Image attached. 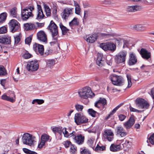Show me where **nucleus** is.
<instances>
[{"label": "nucleus", "instance_id": "obj_1", "mask_svg": "<svg viewBox=\"0 0 154 154\" xmlns=\"http://www.w3.org/2000/svg\"><path fill=\"white\" fill-rule=\"evenodd\" d=\"M78 93L79 97L84 99L91 98L95 96L94 94L91 92V88L88 87H85L79 90Z\"/></svg>", "mask_w": 154, "mask_h": 154}, {"label": "nucleus", "instance_id": "obj_2", "mask_svg": "<svg viewBox=\"0 0 154 154\" xmlns=\"http://www.w3.org/2000/svg\"><path fill=\"white\" fill-rule=\"evenodd\" d=\"M127 54V51L123 50L120 51L116 55V64L124 66L125 65Z\"/></svg>", "mask_w": 154, "mask_h": 154}, {"label": "nucleus", "instance_id": "obj_3", "mask_svg": "<svg viewBox=\"0 0 154 154\" xmlns=\"http://www.w3.org/2000/svg\"><path fill=\"white\" fill-rule=\"evenodd\" d=\"M47 29L51 33L52 39L56 40L59 36L58 27L53 20L51 21Z\"/></svg>", "mask_w": 154, "mask_h": 154}, {"label": "nucleus", "instance_id": "obj_4", "mask_svg": "<svg viewBox=\"0 0 154 154\" xmlns=\"http://www.w3.org/2000/svg\"><path fill=\"white\" fill-rule=\"evenodd\" d=\"M35 137L28 133L24 134L22 137V140L23 143L26 145L32 146L33 145Z\"/></svg>", "mask_w": 154, "mask_h": 154}, {"label": "nucleus", "instance_id": "obj_5", "mask_svg": "<svg viewBox=\"0 0 154 154\" xmlns=\"http://www.w3.org/2000/svg\"><path fill=\"white\" fill-rule=\"evenodd\" d=\"M74 119L75 122L78 125L86 123L88 120V119L85 116L80 113H76L75 114Z\"/></svg>", "mask_w": 154, "mask_h": 154}, {"label": "nucleus", "instance_id": "obj_6", "mask_svg": "<svg viewBox=\"0 0 154 154\" xmlns=\"http://www.w3.org/2000/svg\"><path fill=\"white\" fill-rule=\"evenodd\" d=\"M135 102L137 106L139 108L147 109L149 106L147 101L142 98L137 99Z\"/></svg>", "mask_w": 154, "mask_h": 154}, {"label": "nucleus", "instance_id": "obj_7", "mask_svg": "<svg viewBox=\"0 0 154 154\" xmlns=\"http://www.w3.org/2000/svg\"><path fill=\"white\" fill-rule=\"evenodd\" d=\"M135 102L137 106L139 108L147 109L149 106L147 101L142 98L137 99Z\"/></svg>", "mask_w": 154, "mask_h": 154}, {"label": "nucleus", "instance_id": "obj_8", "mask_svg": "<svg viewBox=\"0 0 154 154\" xmlns=\"http://www.w3.org/2000/svg\"><path fill=\"white\" fill-rule=\"evenodd\" d=\"M38 68V64L36 61H32L28 63L26 66V69L29 72L35 71Z\"/></svg>", "mask_w": 154, "mask_h": 154}, {"label": "nucleus", "instance_id": "obj_9", "mask_svg": "<svg viewBox=\"0 0 154 154\" xmlns=\"http://www.w3.org/2000/svg\"><path fill=\"white\" fill-rule=\"evenodd\" d=\"M33 49L37 54L41 56L44 55V49L42 45L35 43L33 45Z\"/></svg>", "mask_w": 154, "mask_h": 154}, {"label": "nucleus", "instance_id": "obj_10", "mask_svg": "<svg viewBox=\"0 0 154 154\" xmlns=\"http://www.w3.org/2000/svg\"><path fill=\"white\" fill-rule=\"evenodd\" d=\"M9 25L12 32H15L19 29L20 24L14 19L11 20L9 23Z\"/></svg>", "mask_w": 154, "mask_h": 154}, {"label": "nucleus", "instance_id": "obj_11", "mask_svg": "<svg viewBox=\"0 0 154 154\" xmlns=\"http://www.w3.org/2000/svg\"><path fill=\"white\" fill-rule=\"evenodd\" d=\"M137 62V58L136 55L133 52H130L129 53V59L128 64L129 66H132L136 64Z\"/></svg>", "mask_w": 154, "mask_h": 154}, {"label": "nucleus", "instance_id": "obj_12", "mask_svg": "<svg viewBox=\"0 0 154 154\" xmlns=\"http://www.w3.org/2000/svg\"><path fill=\"white\" fill-rule=\"evenodd\" d=\"M73 9L72 8H66L61 14L62 18L66 20H67L70 15L72 14Z\"/></svg>", "mask_w": 154, "mask_h": 154}, {"label": "nucleus", "instance_id": "obj_13", "mask_svg": "<svg viewBox=\"0 0 154 154\" xmlns=\"http://www.w3.org/2000/svg\"><path fill=\"white\" fill-rule=\"evenodd\" d=\"M21 14L22 19L24 20H27L29 17L33 16L32 12L29 11L27 8L22 10Z\"/></svg>", "mask_w": 154, "mask_h": 154}, {"label": "nucleus", "instance_id": "obj_14", "mask_svg": "<svg viewBox=\"0 0 154 154\" xmlns=\"http://www.w3.org/2000/svg\"><path fill=\"white\" fill-rule=\"evenodd\" d=\"M140 54L143 58L146 60H151V54L146 49L142 48L140 52Z\"/></svg>", "mask_w": 154, "mask_h": 154}, {"label": "nucleus", "instance_id": "obj_15", "mask_svg": "<svg viewBox=\"0 0 154 154\" xmlns=\"http://www.w3.org/2000/svg\"><path fill=\"white\" fill-rule=\"evenodd\" d=\"M105 58L103 57V55L102 54L98 53L97 57L96 60V63L98 66L102 67L103 66L105 63Z\"/></svg>", "mask_w": 154, "mask_h": 154}, {"label": "nucleus", "instance_id": "obj_16", "mask_svg": "<svg viewBox=\"0 0 154 154\" xmlns=\"http://www.w3.org/2000/svg\"><path fill=\"white\" fill-rule=\"evenodd\" d=\"M72 137L73 140L74 142L78 145L82 144L84 140V137L81 134L78 136H73Z\"/></svg>", "mask_w": 154, "mask_h": 154}, {"label": "nucleus", "instance_id": "obj_17", "mask_svg": "<svg viewBox=\"0 0 154 154\" xmlns=\"http://www.w3.org/2000/svg\"><path fill=\"white\" fill-rule=\"evenodd\" d=\"M143 8L142 6L139 5L129 6L127 7V10L128 12H134L141 10Z\"/></svg>", "mask_w": 154, "mask_h": 154}, {"label": "nucleus", "instance_id": "obj_18", "mask_svg": "<svg viewBox=\"0 0 154 154\" xmlns=\"http://www.w3.org/2000/svg\"><path fill=\"white\" fill-rule=\"evenodd\" d=\"M37 37L38 39L45 43L47 42V36L43 31H41L37 34Z\"/></svg>", "mask_w": 154, "mask_h": 154}, {"label": "nucleus", "instance_id": "obj_19", "mask_svg": "<svg viewBox=\"0 0 154 154\" xmlns=\"http://www.w3.org/2000/svg\"><path fill=\"white\" fill-rule=\"evenodd\" d=\"M38 9V14L36 19L38 20L42 19L45 17L41 6L39 5H37Z\"/></svg>", "mask_w": 154, "mask_h": 154}, {"label": "nucleus", "instance_id": "obj_20", "mask_svg": "<svg viewBox=\"0 0 154 154\" xmlns=\"http://www.w3.org/2000/svg\"><path fill=\"white\" fill-rule=\"evenodd\" d=\"M135 121L133 117H131L129 120L124 124V125L126 129L130 128L134 123Z\"/></svg>", "mask_w": 154, "mask_h": 154}, {"label": "nucleus", "instance_id": "obj_21", "mask_svg": "<svg viewBox=\"0 0 154 154\" xmlns=\"http://www.w3.org/2000/svg\"><path fill=\"white\" fill-rule=\"evenodd\" d=\"M117 136L118 137H122L125 136L127 133L125 132V130L122 126H119L117 128Z\"/></svg>", "mask_w": 154, "mask_h": 154}, {"label": "nucleus", "instance_id": "obj_22", "mask_svg": "<svg viewBox=\"0 0 154 154\" xmlns=\"http://www.w3.org/2000/svg\"><path fill=\"white\" fill-rule=\"evenodd\" d=\"M124 84V80L121 76L116 75V87H119L120 88Z\"/></svg>", "mask_w": 154, "mask_h": 154}, {"label": "nucleus", "instance_id": "obj_23", "mask_svg": "<svg viewBox=\"0 0 154 154\" xmlns=\"http://www.w3.org/2000/svg\"><path fill=\"white\" fill-rule=\"evenodd\" d=\"M100 104L104 106L106 104V100L104 98H100L95 103L94 106L96 107L99 108L100 106Z\"/></svg>", "mask_w": 154, "mask_h": 154}, {"label": "nucleus", "instance_id": "obj_24", "mask_svg": "<svg viewBox=\"0 0 154 154\" xmlns=\"http://www.w3.org/2000/svg\"><path fill=\"white\" fill-rule=\"evenodd\" d=\"M97 36L96 35L93 34L86 36V41L90 43H93L96 41Z\"/></svg>", "mask_w": 154, "mask_h": 154}, {"label": "nucleus", "instance_id": "obj_25", "mask_svg": "<svg viewBox=\"0 0 154 154\" xmlns=\"http://www.w3.org/2000/svg\"><path fill=\"white\" fill-rule=\"evenodd\" d=\"M123 38L119 35L116 34V46L118 48L121 47L123 44Z\"/></svg>", "mask_w": 154, "mask_h": 154}, {"label": "nucleus", "instance_id": "obj_26", "mask_svg": "<svg viewBox=\"0 0 154 154\" xmlns=\"http://www.w3.org/2000/svg\"><path fill=\"white\" fill-rule=\"evenodd\" d=\"M11 42V37L5 36L0 37V43L4 44H9Z\"/></svg>", "mask_w": 154, "mask_h": 154}, {"label": "nucleus", "instance_id": "obj_27", "mask_svg": "<svg viewBox=\"0 0 154 154\" xmlns=\"http://www.w3.org/2000/svg\"><path fill=\"white\" fill-rule=\"evenodd\" d=\"M62 133L63 134L64 136L67 138L73 136L75 133V132L73 131L72 133L69 134L68 131H67V129L66 128H64L63 129H62Z\"/></svg>", "mask_w": 154, "mask_h": 154}, {"label": "nucleus", "instance_id": "obj_28", "mask_svg": "<svg viewBox=\"0 0 154 154\" xmlns=\"http://www.w3.org/2000/svg\"><path fill=\"white\" fill-rule=\"evenodd\" d=\"M24 29L26 31L32 30L34 29L35 26L34 24L31 23H26L24 24Z\"/></svg>", "mask_w": 154, "mask_h": 154}, {"label": "nucleus", "instance_id": "obj_29", "mask_svg": "<svg viewBox=\"0 0 154 154\" xmlns=\"http://www.w3.org/2000/svg\"><path fill=\"white\" fill-rule=\"evenodd\" d=\"M132 29L138 31H143L146 29V28L141 25H136L132 27Z\"/></svg>", "mask_w": 154, "mask_h": 154}, {"label": "nucleus", "instance_id": "obj_30", "mask_svg": "<svg viewBox=\"0 0 154 154\" xmlns=\"http://www.w3.org/2000/svg\"><path fill=\"white\" fill-rule=\"evenodd\" d=\"M17 8L15 7L11 9L9 11L10 15L13 17H16L17 13Z\"/></svg>", "mask_w": 154, "mask_h": 154}, {"label": "nucleus", "instance_id": "obj_31", "mask_svg": "<svg viewBox=\"0 0 154 154\" xmlns=\"http://www.w3.org/2000/svg\"><path fill=\"white\" fill-rule=\"evenodd\" d=\"M41 139L46 143L49 140V141L50 142L51 140V138L46 134H44L42 135Z\"/></svg>", "mask_w": 154, "mask_h": 154}, {"label": "nucleus", "instance_id": "obj_32", "mask_svg": "<svg viewBox=\"0 0 154 154\" xmlns=\"http://www.w3.org/2000/svg\"><path fill=\"white\" fill-rule=\"evenodd\" d=\"M123 140H117L116 142V151H119L122 149L123 145L121 144Z\"/></svg>", "mask_w": 154, "mask_h": 154}, {"label": "nucleus", "instance_id": "obj_33", "mask_svg": "<svg viewBox=\"0 0 154 154\" xmlns=\"http://www.w3.org/2000/svg\"><path fill=\"white\" fill-rule=\"evenodd\" d=\"M1 98L3 100H7L13 103L15 101V99L13 98H11L9 97L6 94H4L1 97Z\"/></svg>", "mask_w": 154, "mask_h": 154}, {"label": "nucleus", "instance_id": "obj_34", "mask_svg": "<svg viewBox=\"0 0 154 154\" xmlns=\"http://www.w3.org/2000/svg\"><path fill=\"white\" fill-rule=\"evenodd\" d=\"M46 65L48 67H51L53 66L55 64V61L54 59H49L46 61Z\"/></svg>", "mask_w": 154, "mask_h": 154}, {"label": "nucleus", "instance_id": "obj_35", "mask_svg": "<svg viewBox=\"0 0 154 154\" xmlns=\"http://www.w3.org/2000/svg\"><path fill=\"white\" fill-rule=\"evenodd\" d=\"M62 127H55L53 128L52 130L55 134L56 133H57L60 134L61 135L62 134Z\"/></svg>", "mask_w": 154, "mask_h": 154}, {"label": "nucleus", "instance_id": "obj_36", "mask_svg": "<svg viewBox=\"0 0 154 154\" xmlns=\"http://www.w3.org/2000/svg\"><path fill=\"white\" fill-rule=\"evenodd\" d=\"M7 17V14L5 12L2 13L0 15V24L2 23L6 20Z\"/></svg>", "mask_w": 154, "mask_h": 154}, {"label": "nucleus", "instance_id": "obj_37", "mask_svg": "<svg viewBox=\"0 0 154 154\" xmlns=\"http://www.w3.org/2000/svg\"><path fill=\"white\" fill-rule=\"evenodd\" d=\"M77 18H74L69 23V25L70 26H78L79 24V22L77 20Z\"/></svg>", "mask_w": 154, "mask_h": 154}, {"label": "nucleus", "instance_id": "obj_38", "mask_svg": "<svg viewBox=\"0 0 154 154\" xmlns=\"http://www.w3.org/2000/svg\"><path fill=\"white\" fill-rule=\"evenodd\" d=\"M74 4L75 7V13L77 14H79L81 12L80 6L78 3L75 1H74Z\"/></svg>", "mask_w": 154, "mask_h": 154}, {"label": "nucleus", "instance_id": "obj_39", "mask_svg": "<svg viewBox=\"0 0 154 154\" xmlns=\"http://www.w3.org/2000/svg\"><path fill=\"white\" fill-rule=\"evenodd\" d=\"M60 26L62 30V34L63 35H65L69 30V29L64 26L61 23L60 24Z\"/></svg>", "mask_w": 154, "mask_h": 154}, {"label": "nucleus", "instance_id": "obj_40", "mask_svg": "<svg viewBox=\"0 0 154 154\" xmlns=\"http://www.w3.org/2000/svg\"><path fill=\"white\" fill-rule=\"evenodd\" d=\"M7 74V71L5 67L2 65H0V75L5 76Z\"/></svg>", "mask_w": 154, "mask_h": 154}, {"label": "nucleus", "instance_id": "obj_41", "mask_svg": "<svg viewBox=\"0 0 154 154\" xmlns=\"http://www.w3.org/2000/svg\"><path fill=\"white\" fill-rule=\"evenodd\" d=\"M44 8L47 16L48 17L50 16L51 15V10L48 6L46 4H45Z\"/></svg>", "mask_w": 154, "mask_h": 154}, {"label": "nucleus", "instance_id": "obj_42", "mask_svg": "<svg viewBox=\"0 0 154 154\" xmlns=\"http://www.w3.org/2000/svg\"><path fill=\"white\" fill-rule=\"evenodd\" d=\"M108 50L114 51L116 48V45L112 43L108 42Z\"/></svg>", "mask_w": 154, "mask_h": 154}, {"label": "nucleus", "instance_id": "obj_43", "mask_svg": "<svg viewBox=\"0 0 154 154\" xmlns=\"http://www.w3.org/2000/svg\"><path fill=\"white\" fill-rule=\"evenodd\" d=\"M44 102V101L42 99H36L33 100L32 102V104H36V103L38 104H41Z\"/></svg>", "mask_w": 154, "mask_h": 154}, {"label": "nucleus", "instance_id": "obj_44", "mask_svg": "<svg viewBox=\"0 0 154 154\" xmlns=\"http://www.w3.org/2000/svg\"><path fill=\"white\" fill-rule=\"evenodd\" d=\"M75 106V109L78 112H82L84 108V106L83 105L78 103H76Z\"/></svg>", "mask_w": 154, "mask_h": 154}, {"label": "nucleus", "instance_id": "obj_45", "mask_svg": "<svg viewBox=\"0 0 154 154\" xmlns=\"http://www.w3.org/2000/svg\"><path fill=\"white\" fill-rule=\"evenodd\" d=\"M90 14V12L89 11L87 10L85 11L84 16L83 19L84 23L86 22V20Z\"/></svg>", "mask_w": 154, "mask_h": 154}, {"label": "nucleus", "instance_id": "obj_46", "mask_svg": "<svg viewBox=\"0 0 154 154\" xmlns=\"http://www.w3.org/2000/svg\"><path fill=\"white\" fill-rule=\"evenodd\" d=\"M123 147H125L129 148H130L132 145V143L128 140H126L125 143L123 144H122Z\"/></svg>", "mask_w": 154, "mask_h": 154}, {"label": "nucleus", "instance_id": "obj_47", "mask_svg": "<svg viewBox=\"0 0 154 154\" xmlns=\"http://www.w3.org/2000/svg\"><path fill=\"white\" fill-rule=\"evenodd\" d=\"M105 133L103 134L104 137H107L108 136H112L113 135V133L110 130H106L104 132Z\"/></svg>", "mask_w": 154, "mask_h": 154}, {"label": "nucleus", "instance_id": "obj_48", "mask_svg": "<svg viewBox=\"0 0 154 154\" xmlns=\"http://www.w3.org/2000/svg\"><path fill=\"white\" fill-rule=\"evenodd\" d=\"M108 43H102L100 45V47L104 51L108 50Z\"/></svg>", "mask_w": 154, "mask_h": 154}, {"label": "nucleus", "instance_id": "obj_49", "mask_svg": "<svg viewBox=\"0 0 154 154\" xmlns=\"http://www.w3.org/2000/svg\"><path fill=\"white\" fill-rule=\"evenodd\" d=\"M88 112L89 114L93 117L95 116L97 112L92 109H90L88 110Z\"/></svg>", "mask_w": 154, "mask_h": 154}, {"label": "nucleus", "instance_id": "obj_50", "mask_svg": "<svg viewBox=\"0 0 154 154\" xmlns=\"http://www.w3.org/2000/svg\"><path fill=\"white\" fill-rule=\"evenodd\" d=\"M112 83L114 85H116V75L115 74H112L109 77Z\"/></svg>", "mask_w": 154, "mask_h": 154}, {"label": "nucleus", "instance_id": "obj_51", "mask_svg": "<svg viewBox=\"0 0 154 154\" xmlns=\"http://www.w3.org/2000/svg\"><path fill=\"white\" fill-rule=\"evenodd\" d=\"M52 50L50 48H48L45 50V52L44 53V56H47V55L51 54L52 52Z\"/></svg>", "mask_w": 154, "mask_h": 154}, {"label": "nucleus", "instance_id": "obj_52", "mask_svg": "<svg viewBox=\"0 0 154 154\" xmlns=\"http://www.w3.org/2000/svg\"><path fill=\"white\" fill-rule=\"evenodd\" d=\"M128 81V85L127 86L128 88H130L132 85V84L131 81V75H127Z\"/></svg>", "mask_w": 154, "mask_h": 154}, {"label": "nucleus", "instance_id": "obj_53", "mask_svg": "<svg viewBox=\"0 0 154 154\" xmlns=\"http://www.w3.org/2000/svg\"><path fill=\"white\" fill-rule=\"evenodd\" d=\"M7 32V28L5 26H3L0 28V34H4Z\"/></svg>", "mask_w": 154, "mask_h": 154}, {"label": "nucleus", "instance_id": "obj_54", "mask_svg": "<svg viewBox=\"0 0 154 154\" xmlns=\"http://www.w3.org/2000/svg\"><path fill=\"white\" fill-rule=\"evenodd\" d=\"M118 116L119 120L121 121H123L126 118V116L123 114H118Z\"/></svg>", "mask_w": 154, "mask_h": 154}, {"label": "nucleus", "instance_id": "obj_55", "mask_svg": "<svg viewBox=\"0 0 154 154\" xmlns=\"http://www.w3.org/2000/svg\"><path fill=\"white\" fill-rule=\"evenodd\" d=\"M32 55L28 51H26L25 54H24L23 56V57L25 59H27L30 58L32 57Z\"/></svg>", "mask_w": 154, "mask_h": 154}, {"label": "nucleus", "instance_id": "obj_56", "mask_svg": "<svg viewBox=\"0 0 154 154\" xmlns=\"http://www.w3.org/2000/svg\"><path fill=\"white\" fill-rule=\"evenodd\" d=\"M32 40V36H30L26 38L25 43L26 44L29 45Z\"/></svg>", "mask_w": 154, "mask_h": 154}, {"label": "nucleus", "instance_id": "obj_57", "mask_svg": "<svg viewBox=\"0 0 154 154\" xmlns=\"http://www.w3.org/2000/svg\"><path fill=\"white\" fill-rule=\"evenodd\" d=\"M149 140L151 144L154 145V133L150 136L149 138Z\"/></svg>", "mask_w": 154, "mask_h": 154}, {"label": "nucleus", "instance_id": "obj_58", "mask_svg": "<svg viewBox=\"0 0 154 154\" xmlns=\"http://www.w3.org/2000/svg\"><path fill=\"white\" fill-rule=\"evenodd\" d=\"M123 48L124 49L125 48H127L128 47V46L129 45V41L127 40H126L123 39Z\"/></svg>", "mask_w": 154, "mask_h": 154}, {"label": "nucleus", "instance_id": "obj_59", "mask_svg": "<svg viewBox=\"0 0 154 154\" xmlns=\"http://www.w3.org/2000/svg\"><path fill=\"white\" fill-rule=\"evenodd\" d=\"M116 112V108H114L112 111L108 115V116L105 118V119L107 120Z\"/></svg>", "mask_w": 154, "mask_h": 154}, {"label": "nucleus", "instance_id": "obj_60", "mask_svg": "<svg viewBox=\"0 0 154 154\" xmlns=\"http://www.w3.org/2000/svg\"><path fill=\"white\" fill-rule=\"evenodd\" d=\"M14 44L17 45L20 41V36L17 35L16 37H14Z\"/></svg>", "mask_w": 154, "mask_h": 154}, {"label": "nucleus", "instance_id": "obj_61", "mask_svg": "<svg viewBox=\"0 0 154 154\" xmlns=\"http://www.w3.org/2000/svg\"><path fill=\"white\" fill-rule=\"evenodd\" d=\"M45 144V143L41 139L40 142L38 144V147L39 149L42 148L43 146H44Z\"/></svg>", "mask_w": 154, "mask_h": 154}, {"label": "nucleus", "instance_id": "obj_62", "mask_svg": "<svg viewBox=\"0 0 154 154\" xmlns=\"http://www.w3.org/2000/svg\"><path fill=\"white\" fill-rule=\"evenodd\" d=\"M81 154H91L90 151L88 149H84L81 152Z\"/></svg>", "mask_w": 154, "mask_h": 154}, {"label": "nucleus", "instance_id": "obj_63", "mask_svg": "<svg viewBox=\"0 0 154 154\" xmlns=\"http://www.w3.org/2000/svg\"><path fill=\"white\" fill-rule=\"evenodd\" d=\"M76 147L74 146H72L70 148V151L71 152L72 154H74L76 150Z\"/></svg>", "mask_w": 154, "mask_h": 154}, {"label": "nucleus", "instance_id": "obj_64", "mask_svg": "<svg viewBox=\"0 0 154 154\" xmlns=\"http://www.w3.org/2000/svg\"><path fill=\"white\" fill-rule=\"evenodd\" d=\"M116 145L114 144H111L110 146V151L112 152H115L116 151Z\"/></svg>", "mask_w": 154, "mask_h": 154}]
</instances>
